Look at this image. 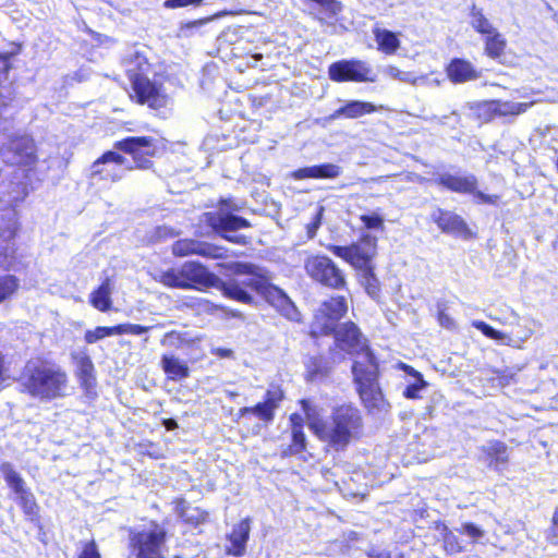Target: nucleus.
I'll use <instances>...</instances> for the list:
<instances>
[{
  "mask_svg": "<svg viewBox=\"0 0 558 558\" xmlns=\"http://www.w3.org/2000/svg\"><path fill=\"white\" fill-rule=\"evenodd\" d=\"M332 372V364L323 355H312L305 362V380L313 383L327 378Z\"/></svg>",
  "mask_w": 558,
  "mask_h": 558,
  "instance_id": "c85d7f7f",
  "label": "nucleus"
},
{
  "mask_svg": "<svg viewBox=\"0 0 558 558\" xmlns=\"http://www.w3.org/2000/svg\"><path fill=\"white\" fill-rule=\"evenodd\" d=\"M211 353L219 357H230L232 355V350L226 348H216L213 349Z\"/></svg>",
  "mask_w": 558,
  "mask_h": 558,
  "instance_id": "052dcab7",
  "label": "nucleus"
},
{
  "mask_svg": "<svg viewBox=\"0 0 558 558\" xmlns=\"http://www.w3.org/2000/svg\"><path fill=\"white\" fill-rule=\"evenodd\" d=\"M306 275L316 283L332 291L348 290V279L336 262L323 254L311 255L304 260Z\"/></svg>",
  "mask_w": 558,
  "mask_h": 558,
  "instance_id": "f8f14e48",
  "label": "nucleus"
},
{
  "mask_svg": "<svg viewBox=\"0 0 558 558\" xmlns=\"http://www.w3.org/2000/svg\"><path fill=\"white\" fill-rule=\"evenodd\" d=\"M216 207V210L205 211L203 214L204 223L229 243L243 246L250 245L252 241L251 236L245 234H230L231 232L252 227L248 219L234 214L240 209L235 202L231 197H221L218 199Z\"/></svg>",
  "mask_w": 558,
  "mask_h": 558,
  "instance_id": "0eeeda50",
  "label": "nucleus"
},
{
  "mask_svg": "<svg viewBox=\"0 0 558 558\" xmlns=\"http://www.w3.org/2000/svg\"><path fill=\"white\" fill-rule=\"evenodd\" d=\"M168 538L166 527L151 520L147 530L130 533L129 549L134 558H166L163 549Z\"/></svg>",
  "mask_w": 558,
  "mask_h": 558,
  "instance_id": "9d476101",
  "label": "nucleus"
},
{
  "mask_svg": "<svg viewBox=\"0 0 558 558\" xmlns=\"http://www.w3.org/2000/svg\"><path fill=\"white\" fill-rule=\"evenodd\" d=\"M377 111V107L368 101L350 100L343 106L335 110L330 116V120L339 118L357 119L366 114H372Z\"/></svg>",
  "mask_w": 558,
  "mask_h": 558,
  "instance_id": "cd10ccee",
  "label": "nucleus"
},
{
  "mask_svg": "<svg viewBox=\"0 0 558 558\" xmlns=\"http://www.w3.org/2000/svg\"><path fill=\"white\" fill-rule=\"evenodd\" d=\"M436 320L438 325L445 329L451 330L456 328L453 318L448 313L447 302L440 301L436 304Z\"/></svg>",
  "mask_w": 558,
  "mask_h": 558,
  "instance_id": "a18cd8bd",
  "label": "nucleus"
},
{
  "mask_svg": "<svg viewBox=\"0 0 558 558\" xmlns=\"http://www.w3.org/2000/svg\"><path fill=\"white\" fill-rule=\"evenodd\" d=\"M471 25L474 31L483 36L496 29L488 19L485 16L483 9L477 8L475 4L470 8Z\"/></svg>",
  "mask_w": 558,
  "mask_h": 558,
  "instance_id": "e433bc0d",
  "label": "nucleus"
},
{
  "mask_svg": "<svg viewBox=\"0 0 558 558\" xmlns=\"http://www.w3.org/2000/svg\"><path fill=\"white\" fill-rule=\"evenodd\" d=\"M76 558H101L96 541L89 539L83 543Z\"/></svg>",
  "mask_w": 558,
  "mask_h": 558,
  "instance_id": "09e8293b",
  "label": "nucleus"
},
{
  "mask_svg": "<svg viewBox=\"0 0 558 558\" xmlns=\"http://www.w3.org/2000/svg\"><path fill=\"white\" fill-rule=\"evenodd\" d=\"M446 75L453 84H461L480 77L478 71L473 64L462 58H453L446 66Z\"/></svg>",
  "mask_w": 558,
  "mask_h": 558,
  "instance_id": "b1692460",
  "label": "nucleus"
},
{
  "mask_svg": "<svg viewBox=\"0 0 558 558\" xmlns=\"http://www.w3.org/2000/svg\"><path fill=\"white\" fill-rule=\"evenodd\" d=\"M16 380L22 393L41 402L60 400L69 395L68 372L44 356L26 361Z\"/></svg>",
  "mask_w": 558,
  "mask_h": 558,
  "instance_id": "7ed1b4c3",
  "label": "nucleus"
},
{
  "mask_svg": "<svg viewBox=\"0 0 558 558\" xmlns=\"http://www.w3.org/2000/svg\"><path fill=\"white\" fill-rule=\"evenodd\" d=\"M0 157L11 167L33 171L38 162V149L34 137L26 133H17L8 137L0 145Z\"/></svg>",
  "mask_w": 558,
  "mask_h": 558,
  "instance_id": "9b49d317",
  "label": "nucleus"
},
{
  "mask_svg": "<svg viewBox=\"0 0 558 558\" xmlns=\"http://www.w3.org/2000/svg\"><path fill=\"white\" fill-rule=\"evenodd\" d=\"M373 34L377 44V49L385 54H395L400 48V39L398 34L380 27H374Z\"/></svg>",
  "mask_w": 558,
  "mask_h": 558,
  "instance_id": "2f4dec72",
  "label": "nucleus"
},
{
  "mask_svg": "<svg viewBox=\"0 0 558 558\" xmlns=\"http://www.w3.org/2000/svg\"><path fill=\"white\" fill-rule=\"evenodd\" d=\"M307 450V436L304 429H290V441L282 450V457L301 456Z\"/></svg>",
  "mask_w": 558,
  "mask_h": 558,
  "instance_id": "c9c22d12",
  "label": "nucleus"
},
{
  "mask_svg": "<svg viewBox=\"0 0 558 558\" xmlns=\"http://www.w3.org/2000/svg\"><path fill=\"white\" fill-rule=\"evenodd\" d=\"M549 544L558 546V506L555 508L551 517V525L546 535Z\"/></svg>",
  "mask_w": 558,
  "mask_h": 558,
  "instance_id": "603ef678",
  "label": "nucleus"
},
{
  "mask_svg": "<svg viewBox=\"0 0 558 558\" xmlns=\"http://www.w3.org/2000/svg\"><path fill=\"white\" fill-rule=\"evenodd\" d=\"M20 289V280L14 275L0 276V304L10 300Z\"/></svg>",
  "mask_w": 558,
  "mask_h": 558,
  "instance_id": "ea45409f",
  "label": "nucleus"
},
{
  "mask_svg": "<svg viewBox=\"0 0 558 558\" xmlns=\"http://www.w3.org/2000/svg\"><path fill=\"white\" fill-rule=\"evenodd\" d=\"M360 220L362 221L364 228L371 230V229H384V219L381 216L377 214L372 215H362L360 217Z\"/></svg>",
  "mask_w": 558,
  "mask_h": 558,
  "instance_id": "3c124183",
  "label": "nucleus"
},
{
  "mask_svg": "<svg viewBox=\"0 0 558 558\" xmlns=\"http://www.w3.org/2000/svg\"><path fill=\"white\" fill-rule=\"evenodd\" d=\"M151 64L145 57L134 56L131 65L125 71L130 82L128 95L133 104L157 111L167 107L169 96L160 75L148 76Z\"/></svg>",
  "mask_w": 558,
  "mask_h": 558,
  "instance_id": "39448f33",
  "label": "nucleus"
},
{
  "mask_svg": "<svg viewBox=\"0 0 558 558\" xmlns=\"http://www.w3.org/2000/svg\"><path fill=\"white\" fill-rule=\"evenodd\" d=\"M472 326L476 330L481 331L485 337H487L492 340H496V341H500V342H505V340H510V337L507 333L495 329L493 326H490L489 324H487L484 320H474L472 323Z\"/></svg>",
  "mask_w": 558,
  "mask_h": 558,
  "instance_id": "37998d69",
  "label": "nucleus"
},
{
  "mask_svg": "<svg viewBox=\"0 0 558 558\" xmlns=\"http://www.w3.org/2000/svg\"><path fill=\"white\" fill-rule=\"evenodd\" d=\"M368 558H391V555L389 551L386 550H369L367 553Z\"/></svg>",
  "mask_w": 558,
  "mask_h": 558,
  "instance_id": "bf43d9fd",
  "label": "nucleus"
},
{
  "mask_svg": "<svg viewBox=\"0 0 558 558\" xmlns=\"http://www.w3.org/2000/svg\"><path fill=\"white\" fill-rule=\"evenodd\" d=\"M498 104H496L495 99L484 100L476 105V114L477 117L485 121L490 122L496 118H500V111L497 109Z\"/></svg>",
  "mask_w": 558,
  "mask_h": 558,
  "instance_id": "a19ab883",
  "label": "nucleus"
},
{
  "mask_svg": "<svg viewBox=\"0 0 558 558\" xmlns=\"http://www.w3.org/2000/svg\"><path fill=\"white\" fill-rule=\"evenodd\" d=\"M460 532L466 534L474 541L480 539L484 535V532L476 524H474L472 522L463 523L460 529Z\"/></svg>",
  "mask_w": 558,
  "mask_h": 558,
  "instance_id": "5fc2aeb1",
  "label": "nucleus"
},
{
  "mask_svg": "<svg viewBox=\"0 0 558 558\" xmlns=\"http://www.w3.org/2000/svg\"><path fill=\"white\" fill-rule=\"evenodd\" d=\"M400 369H402L403 372H405L408 375L414 377L415 379H421L423 378V375L416 371L415 368H413L411 365L409 364H405V363H400Z\"/></svg>",
  "mask_w": 558,
  "mask_h": 558,
  "instance_id": "13d9d810",
  "label": "nucleus"
},
{
  "mask_svg": "<svg viewBox=\"0 0 558 558\" xmlns=\"http://www.w3.org/2000/svg\"><path fill=\"white\" fill-rule=\"evenodd\" d=\"M13 52H0V87L9 78V74L13 69L12 64ZM14 97L0 93V125L4 124L9 117L8 111L12 107Z\"/></svg>",
  "mask_w": 558,
  "mask_h": 558,
  "instance_id": "a878e982",
  "label": "nucleus"
},
{
  "mask_svg": "<svg viewBox=\"0 0 558 558\" xmlns=\"http://www.w3.org/2000/svg\"><path fill=\"white\" fill-rule=\"evenodd\" d=\"M482 459L489 470L504 472L510 464V449L506 442L492 439L480 448Z\"/></svg>",
  "mask_w": 558,
  "mask_h": 558,
  "instance_id": "412c9836",
  "label": "nucleus"
},
{
  "mask_svg": "<svg viewBox=\"0 0 558 558\" xmlns=\"http://www.w3.org/2000/svg\"><path fill=\"white\" fill-rule=\"evenodd\" d=\"M125 161L119 151L107 150L92 163L89 177L104 182H119L123 178L121 166Z\"/></svg>",
  "mask_w": 558,
  "mask_h": 558,
  "instance_id": "6ab92c4d",
  "label": "nucleus"
},
{
  "mask_svg": "<svg viewBox=\"0 0 558 558\" xmlns=\"http://www.w3.org/2000/svg\"><path fill=\"white\" fill-rule=\"evenodd\" d=\"M251 520L250 518L242 519L235 524L228 535L230 545L227 547V554L235 557H241L245 554L246 543L250 538Z\"/></svg>",
  "mask_w": 558,
  "mask_h": 558,
  "instance_id": "393cba45",
  "label": "nucleus"
},
{
  "mask_svg": "<svg viewBox=\"0 0 558 558\" xmlns=\"http://www.w3.org/2000/svg\"><path fill=\"white\" fill-rule=\"evenodd\" d=\"M432 220L442 233L463 239H471L474 235L465 220L454 211L437 208L432 215Z\"/></svg>",
  "mask_w": 558,
  "mask_h": 558,
  "instance_id": "aec40b11",
  "label": "nucleus"
},
{
  "mask_svg": "<svg viewBox=\"0 0 558 558\" xmlns=\"http://www.w3.org/2000/svg\"><path fill=\"white\" fill-rule=\"evenodd\" d=\"M162 425L166 427L167 430H173L178 428V423L173 418H165L162 421Z\"/></svg>",
  "mask_w": 558,
  "mask_h": 558,
  "instance_id": "680f3d73",
  "label": "nucleus"
},
{
  "mask_svg": "<svg viewBox=\"0 0 558 558\" xmlns=\"http://www.w3.org/2000/svg\"><path fill=\"white\" fill-rule=\"evenodd\" d=\"M284 398L286 393L282 386L271 384L264 393L262 401L254 405L239 409L235 421L245 424L252 417H255L263 426H268L275 421L276 413Z\"/></svg>",
  "mask_w": 558,
  "mask_h": 558,
  "instance_id": "ddd939ff",
  "label": "nucleus"
},
{
  "mask_svg": "<svg viewBox=\"0 0 558 558\" xmlns=\"http://www.w3.org/2000/svg\"><path fill=\"white\" fill-rule=\"evenodd\" d=\"M205 0H165L162 5L166 9L174 10L178 8L199 7Z\"/></svg>",
  "mask_w": 558,
  "mask_h": 558,
  "instance_id": "864d4df0",
  "label": "nucleus"
},
{
  "mask_svg": "<svg viewBox=\"0 0 558 558\" xmlns=\"http://www.w3.org/2000/svg\"><path fill=\"white\" fill-rule=\"evenodd\" d=\"M113 147L132 157L129 170H149L154 167L153 158L157 155L156 141L150 136H128L114 142Z\"/></svg>",
  "mask_w": 558,
  "mask_h": 558,
  "instance_id": "dca6fc26",
  "label": "nucleus"
},
{
  "mask_svg": "<svg viewBox=\"0 0 558 558\" xmlns=\"http://www.w3.org/2000/svg\"><path fill=\"white\" fill-rule=\"evenodd\" d=\"M177 335H178V332L172 330V331L167 332L166 337H172V336H177Z\"/></svg>",
  "mask_w": 558,
  "mask_h": 558,
  "instance_id": "0e129e2a",
  "label": "nucleus"
},
{
  "mask_svg": "<svg viewBox=\"0 0 558 558\" xmlns=\"http://www.w3.org/2000/svg\"><path fill=\"white\" fill-rule=\"evenodd\" d=\"M348 312L349 302L347 296L333 294L324 300L314 313L310 324V338L316 341L319 338L330 336L333 327L340 325L339 322L347 316Z\"/></svg>",
  "mask_w": 558,
  "mask_h": 558,
  "instance_id": "1a4fd4ad",
  "label": "nucleus"
},
{
  "mask_svg": "<svg viewBox=\"0 0 558 558\" xmlns=\"http://www.w3.org/2000/svg\"><path fill=\"white\" fill-rule=\"evenodd\" d=\"M441 541L442 549L449 556L461 554L465 549L462 541L446 525H444L441 532Z\"/></svg>",
  "mask_w": 558,
  "mask_h": 558,
  "instance_id": "4c0bfd02",
  "label": "nucleus"
},
{
  "mask_svg": "<svg viewBox=\"0 0 558 558\" xmlns=\"http://www.w3.org/2000/svg\"><path fill=\"white\" fill-rule=\"evenodd\" d=\"M372 69L361 60H340L331 63L328 68L329 78L333 82H374L371 76Z\"/></svg>",
  "mask_w": 558,
  "mask_h": 558,
  "instance_id": "a211bd4d",
  "label": "nucleus"
},
{
  "mask_svg": "<svg viewBox=\"0 0 558 558\" xmlns=\"http://www.w3.org/2000/svg\"><path fill=\"white\" fill-rule=\"evenodd\" d=\"M245 282L234 279L221 282L220 290L225 296L243 304H253L254 298L245 290Z\"/></svg>",
  "mask_w": 558,
  "mask_h": 558,
  "instance_id": "473e14b6",
  "label": "nucleus"
},
{
  "mask_svg": "<svg viewBox=\"0 0 558 558\" xmlns=\"http://www.w3.org/2000/svg\"><path fill=\"white\" fill-rule=\"evenodd\" d=\"M427 386V383L424 380V378L416 379L415 383L408 385L405 389L403 390V397L407 399H418L420 398V391Z\"/></svg>",
  "mask_w": 558,
  "mask_h": 558,
  "instance_id": "8fccbe9b",
  "label": "nucleus"
},
{
  "mask_svg": "<svg viewBox=\"0 0 558 558\" xmlns=\"http://www.w3.org/2000/svg\"><path fill=\"white\" fill-rule=\"evenodd\" d=\"M555 167H556V171H557V173H558V156H557V159H556V161H555Z\"/></svg>",
  "mask_w": 558,
  "mask_h": 558,
  "instance_id": "69168bd1",
  "label": "nucleus"
},
{
  "mask_svg": "<svg viewBox=\"0 0 558 558\" xmlns=\"http://www.w3.org/2000/svg\"><path fill=\"white\" fill-rule=\"evenodd\" d=\"M135 448L137 453L143 457H149L155 460L163 458L160 446L151 440L140 441L135 445Z\"/></svg>",
  "mask_w": 558,
  "mask_h": 558,
  "instance_id": "c03bdc74",
  "label": "nucleus"
},
{
  "mask_svg": "<svg viewBox=\"0 0 558 558\" xmlns=\"http://www.w3.org/2000/svg\"><path fill=\"white\" fill-rule=\"evenodd\" d=\"M288 420L290 429H304V417L300 413H291Z\"/></svg>",
  "mask_w": 558,
  "mask_h": 558,
  "instance_id": "6e6d98bb",
  "label": "nucleus"
},
{
  "mask_svg": "<svg viewBox=\"0 0 558 558\" xmlns=\"http://www.w3.org/2000/svg\"><path fill=\"white\" fill-rule=\"evenodd\" d=\"M89 304L99 312H108L112 307L111 300V280L106 278L101 283L90 292Z\"/></svg>",
  "mask_w": 558,
  "mask_h": 558,
  "instance_id": "7c9ffc66",
  "label": "nucleus"
},
{
  "mask_svg": "<svg viewBox=\"0 0 558 558\" xmlns=\"http://www.w3.org/2000/svg\"><path fill=\"white\" fill-rule=\"evenodd\" d=\"M21 231V222L19 214L14 207L11 208V214L1 217L0 225V239L3 242L14 241Z\"/></svg>",
  "mask_w": 558,
  "mask_h": 558,
  "instance_id": "72a5a7b5",
  "label": "nucleus"
},
{
  "mask_svg": "<svg viewBox=\"0 0 558 558\" xmlns=\"http://www.w3.org/2000/svg\"><path fill=\"white\" fill-rule=\"evenodd\" d=\"M172 255L175 257H185L197 255L211 259H226L229 257H240L243 253L231 252L221 245L199 241L191 238L179 239L171 246Z\"/></svg>",
  "mask_w": 558,
  "mask_h": 558,
  "instance_id": "f3484780",
  "label": "nucleus"
},
{
  "mask_svg": "<svg viewBox=\"0 0 558 558\" xmlns=\"http://www.w3.org/2000/svg\"><path fill=\"white\" fill-rule=\"evenodd\" d=\"M205 22H206V20H194V21H189V22L182 23L180 25V31L186 32L190 29L197 28V27L202 26Z\"/></svg>",
  "mask_w": 558,
  "mask_h": 558,
  "instance_id": "4d7b16f0",
  "label": "nucleus"
},
{
  "mask_svg": "<svg viewBox=\"0 0 558 558\" xmlns=\"http://www.w3.org/2000/svg\"><path fill=\"white\" fill-rule=\"evenodd\" d=\"M172 558H183V557L180 555H174Z\"/></svg>",
  "mask_w": 558,
  "mask_h": 558,
  "instance_id": "338daca9",
  "label": "nucleus"
},
{
  "mask_svg": "<svg viewBox=\"0 0 558 558\" xmlns=\"http://www.w3.org/2000/svg\"><path fill=\"white\" fill-rule=\"evenodd\" d=\"M217 280L214 272L196 260L163 270L157 277V281L167 288L197 291L215 287Z\"/></svg>",
  "mask_w": 558,
  "mask_h": 558,
  "instance_id": "6e6552de",
  "label": "nucleus"
},
{
  "mask_svg": "<svg viewBox=\"0 0 558 558\" xmlns=\"http://www.w3.org/2000/svg\"><path fill=\"white\" fill-rule=\"evenodd\" d=\"M326 250L356 271L357 281L369 298L374 300L380 298L381 283L375 274L374 264L377 255L376 236L362 233L356 242L349 245L327 244Z\"/></svg>",
  "mask_w": 558,
  "mask_h": 558,
  "instance_id": "20e7f679",
  "label": "nucleus"
},
{
  "mask_svg": "<svg viewBox=\"0 0 558 558\" xmlns=\"http://www.w3.org/2000/svg\"><path fill=\"white\" fill-rule=\"evenodd\" d=\"M507 47L506 38L497 31L494 29L484 36V50L486 56L492 59H498L504 56Z\"/></svg>",
  "mask_w": 558,
  "mask_h": 558,
  "instance_id": "f704fd0d",
  "label": "nucleus"
},
{
  "mask_svg": "<svg viewBox=\"0 0 558 558\" xmlns=\"http://www.w3.org/2000/svg\"><path fill=\"white\" fill-rule=\"evenodd\" d=\"M496 104H498L497 109L500 111V118L504 117H517L524 112H526L534 104V101L529 102H513V101H504L500 99H495Z\"/></svg>",
  "mask_w": 558,
  "mask_h": 558,
  "instance_id": "58836bf2",
  "label": "nucleus"
},
{
  "mask_svg": "<svg viewBox=\"0 0 558 558\" xmlns=\"http://www.w3.org/2000/svg\"><path fill=\"white\" fill-rule=\"evenodd\" d=\"M160 367L167 378L172 381H179L190 376L187 364L172 354H162Z\"/></svg>",
  "mask_w": 558,
  "mask_h": 558,
  "instance_id": "c756f323",
  "label": "nucleus"
},
{
  "mask_svg": "<svg viewBox=\"0 0 558 558\" xmlns=\"http://www.w3.org/2000/svg\"><path fill=\"white\" fill-rule=\"evenodd\" d=\"M172 505L174 512L189 526L197 527L209 519L207 510L199 507H191L183 497L174 498Z\"/></svg>",
  "mask_w": 558,
  "mask_h": 558,
  "instance_id": "5701e85b",
  "label": "nucleus"
},
{
  "mask_svg": "<svg viewBox=\"0 0 558 558\" xmlns=\"http://www.w3.org/2000/svg\"><path fill=\"white\" fill-rule=\"evenodd\" d=\"M0 472L11 490L17 496V504L24 515L33 524L40 526V507L23 477L14 470L10 462L0 464Z\"/></svg>",
  "mask_w": 558,
  "mask_h": 558,
  "instance_id": "4468645a",
  "label": "nucleus"
},
{
  "mask_svg": "<svg viewBox=\"0 0 558 558\" xmlns=\"http://www.w3.org/2000/svg\"><path fill=\"white\" fill-rule=\"evenodd\" d=\"M150 326H143L138 324H131V323H123L116 325V332L117 335H135L140 336L148 330H150Z\"/></svg>",
  "mask_w": 558,
  "mask_h": 558,
  "instance_id": "de8ad7c7",
  "label": "nucleus"
},
{
  "mask_svg": "<svg viewBox=\"0 0 558 558\" xmlns=\"http://www.w3.org/2000/svg\"><path fill=\"white\" fill-rule=\"evenodd\" d=\"M71 361L75 364V377L81 389L90 395L95 392L97 386L96 371L90 356L86 353H71Z\"/></svg>",
  "mask_w": 558,
  "mask_h": 558,
  "instance_id": "4be33fe9",
  "label": "nucleus"
},
{
  "mask_svg": "<svg viewBox=\"0 0 558 558\" xmlns=\"http://www.w3.org/2000/svg\"><path fill=\"white\" fill-rule=\"evenodd\" d=\"M514 380V374L509 369H494L490 377L493 386L500 388L509 386Z\"/></svg>",
  "mask_w": 558,
  "mask_h": 558,
  "instance_id": "49530a36",
  "label": "nucleus"
},
{
  "mask_svg": "<svg viewBox=\"0 0 558 558\" xmlns=\"http://www.w3.org/2000/svg\"><path fill=\"white\" fill-rule=\"evenodd\" d=\"M230 269L235 275H248L251 278L245 286L262 295L283 317L291 322L299 323L301 314L291 299L280 288L272 284L266 275L259 272L258 266L252 263H233Z\"/></svg>",
  "mask_w": 558,
  "mask_h": 558,
  "instance_id": "423d86ee",
  "label": "nucleus"
},
{
  "mask_svg": "<svg viewBox=\"0 0 558 558\" xmlns=\"http://www.w3.org/2000/svg\"><path fill=\"white\" fill-rule=\"evenodd\" d=\"M333 344L329 348L331 355L339 353L354 356L351 374L354 389L367 412L390 407L380 386V364L369 339L353 320H347L333 327Z\"/></svg>",
  "mask_w": 558,
  "mask_h": 558,
  "instance_id": "f257e3e1",
  "label": "nucleus"
},
{
  "mask_svg": "<svg viewBox=\"0 0 558 558\" xmlns=\"http://www.w3.org/2000/svg\"><path fill=\"white\" fill-rule=\"evenodd\" d=\"M117 335L116 325L114 326H97L94 329H88L84 333V341L87 344H93L106 337H111Z\"/></svg>",
  "mask_w": 558,
  "mask_h": 558,
  "instance_id": "79ce46f5",
  "label": "nucleus"
},
{
  "mask_svg": "<svg viewBox=\"0 0 558 558\" xmlns=\"http://www.w3.org/2000/svg\"><path fill=\"white\" fill-rule=\"evenodd\" d=\"M434 183L451 193L472 195L478 204L498 205L500 202L499 195H488L481 192L478 180L472 173L442 172L434 179Z\"/></svg>",
  "mask_w": 558,
  "mask_h": 558,
  "instance_id": "2eb2a0df",
  "label": "nucleus"
},
{
  "mask_svg": "<svg viewBox=\"0 0 558 558\" xmlns=\"http://www.w3.org/2000/svg\"><path fill=\"white\" fill-rule=\"evenodd\" d=\"M9 256V253H8V248L5 246H1L0 245V258H8Z\"/></svg>",
  "mask_w": 558,
  "mask_h": 558,
  "instance_id": "e2e57ef3",
  "label": "nucleus"
},
{
  "mask_svg": "<svg viewBox=\"0 0 558 558\" xmlns=\"http://www.w3.org/2000/svg\"><path fill=\"white\" fill-rule=\"evenodd\" d=\"M307 425L314 436L335 451H344L350 444L357 441L363 434V415L352 403L335 407L329 420L325 421L317 405L308 399L298 401Z\"/></svg>",
  "mask_w": 558,
  "mask_h": 558,
  "instance_id": "f03ea898",
  "label": "nucleus"
},
{
  "mask_svg": "<svg viewBox=\"0 0 558 558\" xmlns=\"http://www.w3.org/2000/svg\"><path fill=\"white\" fill-rule=\"evenodd\" d=\"M341 169L339 166L330 162L315 165L311 167H303L292 172V178L295 180L305 179H335L339 177Z\"/></svg>",
  "mask_w": 558,
  "mask_h": 558,
  "instance_id": "bb28decb",
  "label": "nucleus"
}]
</instances>
